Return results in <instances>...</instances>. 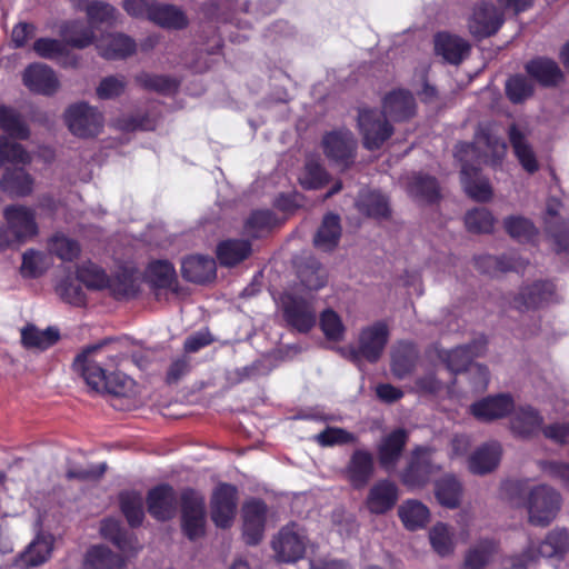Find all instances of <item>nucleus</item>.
Returning <instances> with one entry per match:
<instances>
[{
  "label": "nucleus",
  "instance_id": "1",
  "mask_svg": "<svg viewBox=\"0 0 569 569\" xmlns=\"http://www.w3.org/2000/svg\"><path fill=\"white\" fill-rule=\"evenodd\" d=\"M507 151L506 141L498 137L490 127H480L475 136V142H459L455 147V158L461 163V183L466 193L476 201H488L492 196L487 179L478 174L479 164L490 161L497 164Z\"/></svg>",
  "mask_w": 569,
  "mask_h": 569
},
{
  "label": "nucleus",
  "instance_id": "2",
  "mask_svg": "<svg viewBox=\"0 0 569 569\" xmlns=\"http://www.w3.org/2000/svg\"><path fill=\"white\" fill-rule=\"evenodd\" d=\"M104 346L106 342H101L83 349L76 357L73 368L93 390L124 397L131 391L133 381L113 371L122 361V356L104 350Z\"/></svg>",
  "mask_w": 569,
  "mask_h": 569
},
{
  "label": "nucleus",
  "instance_id": "3",
  "mask_svg": "<svg viewBox=\"0 0 569 569\" xmlns=\"http://www.w3.org/2000/svg\"><path fill=\"white\" fill-rule=\"evenodd\" d=\"M569 549V533L563 528H555L536 547L528 546L522 553L502 561V569H531L539 557L562 558Z\"/></svg>",
  "mask_w": 569,
  "mask_h": 569
},
{
  "label": "nucleus",
  "instance_id": "4",
  "mask_svg": "<svg viewBox=\"0 0 569 569\" xmlns=\"http://www.w3.org/2000/svg\"><path fill=\"white\" fill-rule=\"evenodd\" d=\"M282 317L287 326L300 333H308L317 323V309L312 295L284 292L280 298Z\"/></svg>",
  "mask_w": 569,
  "mask_h": 569
},
{
  "label": "nucleus",
  "instance_id": "5",
  "mask_svg": "<svg viewBox=\"0 0 569 569\" xmlns=\"http://www.w3.org/2000/svg\"><path fill=\"white\" fill-rule=\"evenodd\" d=\"M526 508L531 525L547 527L556 519L561 508V496L550 486H536L528 493Z\"/></svg>",
  "mask_w": 569,
  "mask_h": 569
},
{
  "label": "nucleus",
  "instance_id": "6",
  "mask_svg": "<svg viewBox=\"0 0 569 569\" xmlns=\"http://www.w3.org/2000/svg\"><path fill=\"white\" fill-rule=\"evenodd\" d=\"M307 543L305 529L292 522L280 529L271 545L278 561L291 563L303 558Z\"/></svg>",
  "mask_w": 569,
  "mask_h": 569
},
{
  "label": "nucleus",
  "instance_id": "7",
  "mask_svg": "<svg viewBox=\"0 0 569 569\" xmlns=\"http://www.w3.org/2000/svg\"><path fill=\"white\" fill-rule=\"evenodd\" d=\"M358 128L363 147L371 151L380 149L393 133V128L385 116L373 109L359 110Z\"/></svg>",
  "mask_w": 569,
  "mask_h": 569
},
{
  "label": "nucleus",
  "instance_id": "8",
  "mask_svg": "<svg viewBox=\"0 0 569 569\" xmlns=\"http://www.w3.org/2000/svg\"><path fill=\"white\" fill-rule=\"evenodd\" d=\"M64 120L69 130L80 138L94 137L103 127L102 113L86 102L70 106L64 112Z\"/></svg>",
  "mask_w": 569,
  "mask_h": 569
},
{
  "label": "nucleus",
  "instance_id": "9",
  "mask_svg": "<svg viewBox=\"0 0 569 569\" xmlns=\"http://www.w3.org/2000/svg\"><path fill=\"white\" fill-rule=\"evenodd\" d=\"M204 498L192 489L181 493V527L184 535L194 540L204 533Z\"/></svg>",
  "mask_w": 569,
  "mask_h": 569
},
{
  "label": "nucleus",
  "instance_id": "10",
  "mask_svg": "<svg viewBox=\"0 0 569 569\" xmlns=\"http://www.w3.org/2000/svg\"><path fill=\"white\" fill-rule=\"evenodd\" d=\"M77 279L89 289L109 288L117 299L127 298L132 295L131 282H120L117 279H110L99 266L88 261L78 266Z\"/></svg>",
  "mask_w": 569,
  "mask_h": 569
},
{
  "label": "nucleus",
  "instance_id": "11",
  "mask_svg": "<svg viewBox=\"0 0 569 569\" xmlns=\"http://www.w3.org/2000/svg\"><path fill=\"white\" fill-rule=\"evenodd\" d=\"M558 300L555 284L550 281H537L519 289L511 306L520 312L543 308Z\"/></svg>",
  "mask_w": 569,
  "mask_h": 569
},
{
  "label": "nucleus",
  "instance_id": "12",
  "mask_svg": "<svg viewBox=\"0 0 569 569\" xmlns=\"http://www.w3.org/2000/svg\"><path fill=\"white\" fill-rule=\"evenodd\" d=\"M388 338V326L382 321L363 328L359 335L358 348L352 350L353 359L365 358L369 362H377L383 352Z\"/></svg>",
  "mask_w": 569,
  "mask_h": 569
},
{
  "label": "nucleus",
  "instance_id": "13",
  "mask_svg": "<svg viewBox=\"0 0 569 569\" xmlns=\"http://www.w3.org/2000/svg\"><path fill=\"white\" fill-rule=\"evenodd\" d=\"M356 147L357 141L348 129L328 132L322 138V148L327 158L342 167L353 162Z\"/></svg>",
  "mask_w": 569,
  "mask_h": 569
},
{
  "label": "nucleus",
  "instance_id": "14",
  "mask_svg": "<svg viewBox=\"0 0 569 569\" xmlns=\"http://www.w3.org/2000/svg\"><path fill=\"white\" fill-rule=\"evenodd\" d=\"M238 490L234 486L221 483L211 498V519L219 528H229L234 519Z\"/></svg>",
  "mask_w": 569,
  "mask_h": 569
},
{
  "label": "nucleus",
  "instance_id": "15",
  "mask_svg": "<svg viewBox=\"0 0 569 569\" xmlns=\"http://www.w3.org/2000/svg\"><path fill=\"white\" fill-rule=\"evenodd\" d=\"M267 505L260 499H251L242 506V535L247 545H258L264 532Z\"/></svg>",
  "mask_w": 569,
  "mask_h": 569
},
{
  "label": "nucleus",
  "instance_id": "16",
  "mask_svg": "<svg viewBox=\"0 0 569 569\" xmlns=\"http://www.w3.org/2000/svg\"><path fill=\"white\" fill-rule=\"evenodd\" d=\"M503 23V18L493 4L482 2L475 7L468 21L470 33L478 39L495 34Z\"/></svg>",
  "mask_w": 569,
  "mask_h": 569
},
{
  "label": "nucleus",
  "instance_id": "17",
  "mask_svg": "<svg viewBox=\"0 0 569 569\" xmlns=\"http://www.w3.org/2000/svg\"><path fill=\"white\" fill-rule=\"evenodd\" d=\"M432 462V450L429 448H417L411 457L409 466L402 472V482L409 488L423 486L436 471Z\"/></svg>",
  "mask_w": 569,
  "mask_h": 569
},
{
  "label": "nucleus",
  "instance_id": "18",
  "mask_svg": "<svg viewBox=\"0 0 569 569\" xmlns=\"http://www.w3.org/2000/svg\"><path fill=\"white\" fill-rule=\"evenodd\" d=\"M3 218L21 242L38 234L36 212L31 208L20 204L8 206L3 210Z\"/></svg>",
  "mask_w": 569,
  "mask_h": 569
},
{
  "label": "nucleus",
  "instance_id": "19",
  "mask_svg": "<svg viewBox=\"0 0 569 569\" xmlns=\"http://www.w3.org/2000/svg\"><path fill=\"white\" fill-rule=\"evenodd\" d=\"M515 409V401L508 393L486 397L470 406L471 415L481 421H492L509 415Z\"/></svg>",
  "mask_w": 569,
  "mask_h": 569
},
{
  "label": "nucleus",
  "instance_id": "20",
  "mask_svg": "<svg viewBox=\"0 0 569 569\" xmlns=\"http://www.w3.org/2000/svg\"><path fill=\"white\" fill-rule=\"evenodd\" d=\"M147 506L149 513L157 520H169L176 515L177 496L169 485H160L148 492Z\"/></svg>",
  "mask_w": 569,
  "mask_h": 569
},
{
  "label": "nucleus",
  "instance_id": "21",
  "mask_svg": "<svg viewBox=\"0 0 569 569\" xmlns=\"http://www.w3.org/2000/svg\"><path fill=\"white\" fill-rule=\"evenodd\" d=\"M398 498L399 490L395 482L379 480L369 489L366 507L371 513L383 515L396 506Z\"/></svg>",
  "mask_w": 569,
  "mask_h": 569
},
{
  "label": "nucleus",
  "instance_id": "22",
  "mask_svg": "<svg viewBox=\"0 0 569 569\" xmlns=\"http://www.w3.org/2000/svg\"><path fill=\"white\" fill-rule=\"evenodd\" d=\"M375 470V460L370 451L355 450L345 469V475L356 489L363 488L370 480Z\"/></svg>",
  "mask_w": 569,
  "mask_h": 569
},
{
  "label": "nucleus",
  "instance_id": "23",
  "mask_svg": "<svg viewBox=\"0 0 569 569\" xmlns=\"http://www.w3.org/2000/svg\"><path fill=\"white\" fill-rule=\"evenodd\" d=\"M416 112L415 98L410 91L398 89L388 93L382 101V114L393 121H405Z\"/></svg>",
  "mask_w": 569,
  "mask_h": 569
},
{
  "label": "nucleus",
  "instance_id": "24",
  "mask_svg": "<svg viewBox=\"0 0 569 569\" xmlns=\"http://www.w3.org/2000/svg\"><path fill=\"white\" fill-rule=\"evenodd\" d=\"M23 83L33 92L53 94L59 88L54 71L46 64H30L23 72Z\"/></svg>",
  "mask_w": 569,
  "mask_h": 569
},
{
  "label": "nucleus",
  "instance_id": "25",
  "mask_svg": "<svg viewBox=\"0 0 569 569\" xmlns=\"http://www.w3.org/2000/svg\"><path fill=\"white\" fill-rule=\"evenodd\" d=\"M487 341L483 337L473 340L470 345L460 346L447 351L443 361L447 369L452 373H458L468 368L472 359L483 355Z\"/></svg>",
  "mask_w": 569,
  "mask_h": 569
},
{
  "label": "nucleus",
  "instance_id": "26",
  "mask_svg": "<svg viewBox=\"0 0 569 569\" xmlns=\"http://www.w3.org/2000/svg\"><path fill=\"white\" fill-rule=\"evenodd\" d=\"M407 440L408 432L402 428L391 431L381 439L378 447V457L380 466L385 470L390 471L396 467Z\"/></svg>",
  "mask_w": 569,
  "mask_h": 569
},
{
  "label": "nucleus",
  "instance_id": "27",
  "mask_svg": "<svg viewBox=\"0 0 569 569\" xmlns=\"http://www.w3.org/2000/svg\"><path fill=\"white\" fill-rule=\"evenodd\" d=\"M435 51L451 64H459L469 53L470 44L461 37L448 32L435 36Z\"/></svg>",
  "mask_w": 569,
  "mask_h": 569
},
{
  "label": "nucleus",
  "instance_id": "28",
  "mask_svg": "<svg viewBox=\"0 0 569 569\" xmlns=\"http://www.w3.org/2000/svg\"><path fill=\"white\" fill-rule=\"evenodd\" d=\"M53 550V537L39 533L28 545L17 559V566L22 568L38 567L49 560Z\"/></svg>",
  "mask_w": 569,
  "mask_h": 569
},
{
  "label": "nucleus",
  "instance_id": "29",
  "mask_svg": "<svg viewBox=\"0 0 569 569\" xmlns=\"http://www.w3.org/2000/svg\"><path fill=\"white\" fill-rule=\"evenodd\" d=\"M97 49L104 59H124L134 53L136 42L123 33H108L98 40Z\"/></svg>",
  "mask_w": 569,
  "mask_h": 569
},
{
  "label": "nucleus",
  "instance_id": "30",
  "mask_svg": "<svg viewBox=\"0 0 569 569\" xmlns=\"http://www.w3.org/2000/svg\"><path fill=\"white\" fill-rule=\"evenodd\" d=\"M182 277L191 282L203 283L216 277L214 259L202 256H189L181 263Z\"/></svg>",
  "mask_w": 569,
  "mask_h": 569
},
{
  "label": "nucleus",
  "instance_id": "31",
  "mask_svg": "<svg viewBox=\"0 0 569 569\" xmlns=\"http://www.w3.org/2000/svg\"><path fill=\"white\" fill-rule=\"evenodd\" d=\"M150 21L161 28L170 30H182L189 24V19L180 7L158 2L153 3L151 7Z\"/></svg>",
  "mask_w": 569,
  "mask_h": 569
},
{
  "label": "nucleus",
  "instance_id": "32",
  "mask_svg": "<svg viewBox=\"0 0 569 569\" xmlns=\"http://www.w3.org/2000/svg\"><path fill=\"white\" fill-rule=\"evenodd\" d=\"M543 418L531 406H519L513 409L510 421L511 430L519 437L530 438L540 432Z\"/></svg>",
  "mask_w": 569,
  "mask_h": 569
},
{
  "label": "nucleus",
  "instance_id": "33",
  "mask_svg": "<svg viewBox=\"0 0 569 569\" xmlns=\"http://www.w3.org/2000/svg\"><path fill=\"white\" fill-rule=\"evenodd\" d=\"M406 188L410 197L421 202H435L440 196L437 179L423 173L408 177Z\"/></svg>",
  "mask_w": 569,
  "mask_h": 569
},
{
  "label": "nucleus",
  "instance_id": "34",
  "mask_svg": "<svg viewBox=\"0 0 569 569\" xmlns=\"http://www.w3.org/2000/svg\"><path fill=\"white\" fill-rule=\"evenodd\" d=\"M501 457V446L491 441L478 448L469 458L472 473L485 475L497 468Z\"/></svg>",
  "mask_w": 569,
  "mask_h": 569
},
{
  "label": "nucleus",
  "instance_id": "35",
  "mask_svg": "<svg viewBox=\"0 0 569 569\" xmlns=\"http://www.w3.org/2000/svg\"><path fill=\"white\" fill-rule=\"evenodd\" d=\"M508 136L515 154L522 168L529 173L536 172L539 169V164L526 134L520 131L517 124H511L508 130Z\"/></svg>",
  "mask_w": 569,
  "mask_h": 569
},
{
  "label": "nucleus",
  "instance_id": "36",
  "mask_svg": "<svg viewBox=\"0 0 569 569\" xmlns=\"http://www.w3.org/2000/svg\"><path fill=\"white\" fill-rule=\"evenodd\" d=\"M341 237L340 218L338 214L328 213L323 217V220L313 238V244L321 251L333 250Z\"/></svg>",
  "mask_w": 569,
  "mask_h": 569
},
{
  "label": "nucleus",
  "instance_id": "37",
  "mask_svg": "<svg viewBox=\"0 0 569 569\" xmlns=\"http://www.w3.org/2000/svg\"><path fill=\"white\" fill-rule=\"evenodd\" d=\"M0 129L9 138L26 140L30 136V130L22 114L12 107L0 104Z\"/></svg>",
  "mask_w": 569,
  "mask_h": 569
},
{
  "label": "nucleus",
  "instance_id": "38",
  "mask_svg": "<svg viewBox=\"0 0 569 569\" xmlns=\"http://www.w3.org/2000/svg\"><path fill=\"white\" fill-rule=\"evenodd\" d=\"M0 188L12 197H26L32 191L33 179L21 168L7 170L0 180Z\"/></svg>",
  "mask_w": 569,
  "mask_h": 569
},
{
  "label": "nucleus",
  "instance_id": "39",
  "mask_svg": "<svg viewBox=\"0 0 569 569\" xmlns=\"http://www.w3.org/2000/svg\"><path fill=\"white\" fill-rule=\"evenodd\" d=\"M64 43L77 49L89 47L94 38V31L91 26L83 21L73 20L66 22L60 30Z\"/></svg>",
  "mask_w": 569,
  "mask_h": 569
},
{
  "label": "nucleus",
  "instance_id": "40",
  "mask_svg": "<svg viewBox=\"0 0 569 569\" xmlns=\"http://www.w3.org/2000/svg\"><path fill=\"white\" fill-rule=\"evenodd\" d=\"M526 71L542 86H555L562 78L558 64L547 58H537L526 64Z\"/></svg>",
  "mask_w": 569,
  "mask_h": 569
},
{
  "label": "nucleus",
  "instance_id": "41",
  "mask_svg": "<svg viewBox=\"0 0 569 569\" xmlns=\"http://www.w3.org/2000/svg\"><path fill=\"white\" fill-rule=\"evenodd\" d=\"M360 212L372 218H387L390 213L387 197L378 191L362 190L357 199Z\"/></svg>",
  "mask_w": 569,
  "mask_h": 569
},
{
  "label": "nucleus",
  "instance_id": "42",
  "mask_svg": "<svg viewBox=\"0 0 569 569\" xmlns=\"http://www.w3.org/2000/svg\"><path fill=\"white\" fill-rule=\"evenodd\" d=\"M59 330L49 327L44 330L28 325L21 330V341L26 348L46 350L59 340Z\"/></svg>",
  "mask_w": 569,
  "mask_h": 569
},
{
  "label": "nucleus",
  "instance_id": "43",
  "mask_svg": "<svg viewBox=\"0 0 569 569\" xmlns=\"http://www.w3.org/2000/svg\"><path fill=\"white\" fill-rule=\"evenodd\" d=\"M418 358V351L411 342H399L393 352L391 369L393 375L402 379L408 376L415 368Z\"/></svg>",
  "mask_w": 569,
  "mask_h": 569
},
{
  "label": "nucleus",
  "instance_id": "44",
  "mask_svg": "<svg viewBox=\"0 0 569 569\" xmlns=\"http://www.w3.org/2000/svg\"><path fill=\"white\" fill-rule=\"evenodd\" d=\"M251 243L247 240H226L217 249V256L222 266L232 267L249 257Z\"/></svg>",
  "mask_w": 569,
  "mask_h": 569
},
{
  "label": "nucleus",
  "instance_id": "45",
  "mask_svg": "<svg viewBox=\"0 0 569 569\" xmlns=\"http://www.w3.org/2000/svg\"><path fill=\"white\" fill-rule=\"evenodd\" d=\"M475 262L478 270L488 274H495L497 271H519L526 264L523 260L507 254L501 257L481 256L476 258Z\"/></svg>",
  "mask_w": 569,
  "mask_h": 569
},
{
  "label": "nucleus",
  "instance_id": "46",
  "mask_svg": "<svg viewBox=\"0 0 569 569\" xmlns=\"http://www.w3.org/2000/svg\"><path fill=\"white\" fill-rule=\"evenodd\" d=\"M123 559L104 546H93L86 555L84 569H120Z\"/></svg>",
  "mask_w": 569,
  "mask_h": 569
},
{
  "label": "nucleus",
  "instance_id": "47",
  "mask_svg": "<svg viewBox=\"0 0 569 569\" xmlns=\"http://www.w3.org/2000/svg\"><path fill=\"white\" fill-rule=\"evenodd\" d=\"M398 515L407 529L416 530L426 526L430 512L422 502L407 500L399 507Z\"/></svg>",
  "mask_w": 569,
  "mask_h": 569
},
{
  "label": "nucleus",
  "instance_id": "48",
  "mask_svg": "<svg viewBox=\"0 0 569 569\" xmlns=\"http://www.w3.org/2000/svg\"><path fill=\"white\" fill-rule=\"evenodd\" d=\"M461 483L451 475H447L436 481L435 495L441 506L448 508L458 507L461 499Z\"/></svg>",
  "mask_w": 569,
  "mask_h": 569
},
{
  "label": "nucleus",
  "instance_id": "49",
  "mask_svg": "<svg viewBox=\"0 0 569 569\" xmlns=\"http://www.w3.org/2000/svg\"><path fill=\"white\" fill-rule=\"evenodd\" d=\"M277 223V217L271 210H256L244 222L243 232L251 238L268 233Z\"/></svg>",
  "mask_w": 569,
  "mask_h": 569
},
{
  "label": "nucleus",
  "instance_id": "50",
  "mask_svg": "<svg viewBox=\"0 0 569 569\" xmlns=\"http://www.w3.org/2000/svg\"><path fill=\"white\" fill-rule=\"evenodd\" d=\"M51 266V259L44 252L29 249L22 254L20 273L23 278L33 279L42 276Z\"/></svg>",
  "mask_w": 569,
  "mask_h": 569
},
{
  "label": "nucleus",
  "instance_id": "51",
  "mask_svg": "<svg viewBox=\"0 0 569 569\" xmlns=\"http://www.w3.org/2000/svg\"><path fill=\"white\" fill-rule=\"evenodd\" d=\"M147 277L157 288L172 289L177 281V274L172 263L166 260L153 261L149 264Z\"/></svg>",
  "mask_w": 569,
  "mask_h": 569
},
{
  "label": "nucleus",
  "instance_id": "52",
  "mask_svg": "<svg viewBox=\"0 0 569 569\" xmlns=\"http://www.w3.org/2000/svg\"><path fill=\"white\" fill-rule=\"evenodd\" d=\"M48 249L51 253L63 261H72L80 254V244L77 240L63 233L53 234L48 241Z\"/></svg>",
  "mask_w": 569,
  "mask_h": 569
},
{
  "label": "nucleus",
  "instance_id": "53",
  "mask_svg": "<svg viewBox=\"0 0 569 569\" xmlns=\"http://www.w3.org/2000/svg\"><path fill=\"white\" fill-rule=\"evenodd\" d=\"M429 540L440 557H447L455 550L453 532L446 523H436L429 531Z\"/></svg>",
  "mask_w": 569,
  "mask_h": 569
},
{
  "label": "nucleus",
  "instance_id": "54",
  "mask_svg": "<svg viewBox=\"0 0 569 569\" xmlns=\"http://www.w3.org/2000/svg\"><path fill=\"white\" fill-rule=\"evenodd\" d=\"M120 507L131 527H138L144 518L143 500L137 492H123L120 495Z\"/></svg>",
  "mask_w": 569,
  "mask_h": 569
},
{
  "label": "nucleus",
  "instance_id": "55",
  "mask_svg": "<svg viewBox=\"0 0 569 569\" xmlns=\"http://www.w3.org/2000/svg\"><path fill=\"white\" fill-rule=\"evenodd\" d=\"M136 82L144 89L153 90L162 94H171L176 92L179 87V82L174 78L148 72L137 74Z\"/></svg>",
  "mask_w": 569,
  "mask_h": 569
},
{
  "label": "nucleus",
  "instance_id": "56",
  "mask_svg": "<svg viewBox=\"0 0 569 569\" xmlns=\"http://www.w3.org/2000/svg\"><path fill=\"white\" fill-rule=\"evenodd\" d=\"M329 181V174L326 169L316 160H308L303 171L299 177V182L303 189L317 190L322 188Z\"/></svg>",
  "mask_w": 569,
  "mask_h": 569
},
{
  "label": "nucleus",
  "instance_id": "57",
  "mask_svg": "<svg viewBox=\"0 0 569 569\" xmlns=\"http://www.w3.org/2000/svg\"><path fill=\"white\" fill-rule=\"evenodd\" d=\"M496 551L493 540L485 539L471 548L465 557V567L467 569H483L490 561Z\"/></svg>",
  "mask_w": 569,
  "mask_h": 569
},
{
  "label": "nucleus",
  "instance_id": "58",
  "mask_svg": "<svg viewBox=\"0 0 569 569\" xmlns=\"http://www.w3.org/2000/svg\"><path fill=\"white\" fill-rule=\"evenodd\" d=\"M301 286L308 291H317L326 286V272L316 260H310L298 270Z\"/></svg>",
  "mask_w": 569,
  "mask_h": 569
},
{
  "label": "nucleus",
  "instance_id": "59",
  "mask_svg": "<svg viewBox=\"0 0 569 569\" xmlns=\"http://www.w3.org/2000/svg\"><path fill=\"white\" fill-rule=\"evenodd\" d=\"M30 161V154L20 143L11 141L7 136H0V166L27 164Z\"/></svg>",
  "mask_w": 569,
  "mask_h": 569
},
{
  "label": "nucleus",
  "instance_id": "60",
  "mask_svg": "<svg viewBox=\"0 0 569 569\" xmlns=\"http://www.w3.org/2000/svg\"><path fill=\"white\" fill-rule=\"evenodd\" d=\"M33 51L40 58L48 60H62L68 57V48L63 40L39 38L33 42Z\"/></svg>",
  "mask_w": 569,
  "mask_h": 569
},
{
  "label": "nucleus",
  "instance_id": "61",
  "mask_svg": "<svg viewBox=\"0 0 569 569\" xmlns=\"http://www.w3.org/2000/svg\"><path fill=\"white\" fill-rule=\"evenodd\" d=\"M100 533L122 551L132 549L131 537L122 529L120 522L116 519H104L100 526Z\"/></svg>",
  "mask_w": 569,
  "mask_h": 569
},
{
  "label": "nucleus",
  "instance_id": "62",
  "mask_svg": "<svg viewBox=\"0 0 569 569\" xmlns=\"http://www.w3.org/2000/svg\"><path fill=\"white\" fill-rule=\"evenodd\" d=\"M505 229L508 234L520 241H529L537 234V229L533 223L523 217L511 216L505 219Z\"/></svg>",
  "mask_w": 569,
  "mask_h": 569
},
{
  "label": "nucleus",
  "instance_id": "63",
  "mask_svg": "<svg viewBox=\"0 0 569 569\" xmlns=\"http://www.w3.org/2000/svg\"><path fill=\"white\" fill-rule=\"evenodd\" d=\"M465 223L471 232L489 233L493 229L495 218L489 210L478 208L467 212Z\"/></svg>",
  "mask_w": 569,
  "mask_h": 569
},
{
  "label": "nucleus",
  "instance_id": "64",
  "mask_svg": "<svg viewBox=\"0 0 569 569\" xmlns=\"http://www.w3.org/2000/svg\"><path fill=\"white\" fill-rule=\"evenodd\" d=\"M506 93L511 102L520 103L533 93V86L525 76L517 74L506 82Z\"/></svg>",
  "mask_w": 569,
  "mask_h": 569
}]
</instances>
